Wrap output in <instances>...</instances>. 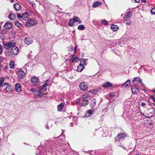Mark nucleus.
I'll list each match as a JSON object with an SVG mask.
<instances>
[{
	"label": "nucleus",
	"mask_w": 155,
	"mask_h": 155,
	"mask_svg": "<svg viewBox=\"0 0 155 155\" xmlns=\"http://www.w3.org/2000/svg\"><path fill=\"white\" fill-rule=\"evenodd\" d=\"M77 47H78V46L77 45H76L74 47V49H77Z\"/></svg>",
	"instance_id": "5fc2aeb1"
},
{
	"label": "nucleus",
	"mask_w": 155,
	"mask_h": 155,
	"mask_svg": "<svg viewBox=\"0 0 155 155\" xmlns=\"http://www.w3.org/2000/svg\"><path fill=\"white\" fill-rule=\"evenodd\" d=\"M151 98L153 100H154L155 98L154 97H153V96H151Z\"/></svg>",
	"instance_id": "6e6d98bb"
},
{
	"label": "nucleus",
	"mask_w": 155,
	"mask_h": 155,
	"mask_svg": "<svg viewBox=\"0 0 155 155\" xmlns=\"http://www.w3.org/2000/svg\"><path fill=\"white\" fill-rule=\"evenodd\" d=\"M74 23V21L73 20V19H70L69 21L68 25L69 26H72L73 25Z\"/></svg>",
	"instance_id": "c85d7f7f"
},
{
	"label": "nucleus",
	"mask_w": 155,
	"mask_h": 155,
	"mask_svg": "<svg viewBox=\"0 0 155 155\" xmlns=\"http://www.w3.org/2000/svg\"><path fill=\"white\" fill-rule=\"evenodd\" d=\"M19 50L18 47L15 45L13 46L11 48V53L12 54L14 55H17L18 53Z\"/></svg>",
	"instance_id": "20e7f679"
},
{
	"label": "nucleus",
	"mask_w": 155,
	"mask_h": 155,
	"mask_svg": "<svg viewBox=\"0 0 155 155\" xmlns=\"http://www.w3.org/2000/svg\"><path fill=\"white\" fill-rule=\"evenodd\" d=\"M4 26L6 29H9L12 28V25L10 23L7 22L5 24Z\"/></svg>",
	"instance_id": "2eb2a0df"
},
{
	"label": "nucleus",
	"mask_w": 155,
	"mask_h": 155,
	"mask_svg": "<svg viewBox=\"0 0 155 155\" xmlns=\"http://www.w3.org/2000/svg\"><path fill=\"white\" fill-rule=\"evenodd\" d=\"M151 12L152 14H155V8H153L151 10Z\"/></svg>",
	"instance_id": "a19ab883"
},
{
	"label": "nucleus",
	"mask_w": 155,
	"mask_h": 155,
	"mask_svg": "<svg viewBox=\"0 0 155 155\" xmlns=\"http://www.w3.org/2000/svg\"><path fill=\"white\" fill-rule=\"evenodd\" d=\"M78 30H82L85 29V27L83 25H81L78 26Z\"/></svg>",
	"instance_id": "473e14b6"
},
{
	"label": "nucleus",
	"mask_w": 155,
	"mask_h": 155,
	"mask_svg": "<svg viewBox=\"0 0 155 155\" xmlns=\"http://www.w3.org/2000/svg\"><path fill=\"white\" fill-rule=\"evenodd\" d=\"M132 22L131 21H127L126 23V24L128 25H130L131 23Z\"/></svg>",
	"instance_id": "09e8293b"
},
{
	"label": "nucleus",
	"mask_w": 155,
	"mask_h": 155,
	"mask_svg": "<svg viewBox=\"0 0 155 155\" xmlns=\"http://www.w3.org/2000/svg\"><path fill=\"white\" fill-rule=\"evenodd\" d=\"M31 81L33 85L34 86H35L37 85L38 83L39 79L36 77H32L31 79Z\"/></svg>",
	"instance_id": "423d86ee"
},
{
	"label": "nucleus",
	"mask_w": 155,
	"mask_h": 155,
	"mask_svg": "<svg viewBox=\"0 0 155 155\" xmlns=\"http://www.w3.org/2000/svg\"><path fill=\"white\" fill-rule=\"evenodd\" d=\"M64 103H61L57 106L58 110V111H61L62 109L64 107Z\"/></svg>",
	"instance_id": "a211bd4d"
},
{
	"label": "nucleus",
	"mask_w": 155,
	"mask_h": 155,
	"mask_svg": "<svg viewBox=\"0 0 155 155\" xmlns=\"http://www.w3.org/2000/svg\"><path fill=\"white\" fill-rule=\"evenodd\" d=\"M130 85V83L129 80H128L125 83L122 84V86L124 87H127Z\"/></svg>",
	"instance_id": "412c9836"
},
{
	"label": "nucleus",
	"mask_w": 155,
	"mask_h": 155,
	"mask_svg": "<svg viewBox=\"0 0 155 155\" xmlns=\"http://www.w3.org/2000/svg\"><path fill=\"white\" fill-rule=\"evenodd\" d=\"M18 75L19 79L23 78L25 75V74L22 70H19L18 72Z\"/></svg>",
	"instance_id": "0eeeda50"
},
{
	"label": "nucleus",
	"mask_w": 155,
	"mask_h": 155,
	"mask_svg": "<svg viewBox=\"0 0 155 155\" xmlns=\"http://www.w3.org/2000/svg\"><path fill=\"white\" fill-rule=\"evenodd\" d=\"M101 91L100 89H95L90 91V92L94 94H96L97 92H100Z\"/></svg>",
	"instance_id": "4be33fe9"
},
{
	"label": "nucleus",
	"mask_w": 155,
	"mask_h": 155,
	"mask_svg": "<svg viewBox=\"0 0 155 155\" xmlns=\"http://www.w3.org/2000/svg\"><path fill=\"white\" fill-rule=\"evenodd\" d=\"M126 137V135L124 133H120L117 135V137L119 139H122L125 138Z\"/></svg>",
	"instance_id": "f3484780"
},
{
	"label": "nucleus",
	"mask_w": 155,
	"mask_h": 155,
	"mask_svg": "<svg viewBox=\"0 0 155 155\" xmlns=\"http://www.w3.org/2000/svg\"><path fill=\"white\" fill-rule=\"evenodd\" d=\"M111 29H112L113 31H117L118 29V27L114 25H112L111 26Z\"/></svg>",
	"instance_id": "393cba45"
},
{
	"label": "nucleus",
	"mask_w": 155,
	"mask_h": 155,
	"mask_svg": "<svg viewBox=\"0 0 155 155\" xmlns=\"http://www.w3.org/2000/svg\"><path fill=\"white\" fill-rule=\"evenodd\" d=\"M131 90L133 94H137L139 92V88L135 85H132L131 87Z\"/></svg>",
	"instance_id": "7ed1b4c3"
},
{
	"label": "nucleus",
	"mask_w": 155,
	"mask_h": 155,
	"mask_svg": "<svg viewBox=\"0 0 155 155\" xmlns=\"http://www.w3.org/2000/svg\"><path fill=\"white\" fill-rule=\"evenodd\" d=\"M24 42L25 44L28 45L32 43V41L31 39L26 38H25Z\"/></svg>",
	"instance_id": "9b49d317"
},
{
	"label": "nucleus",
	"mask_w": 155,
	"mask_h": 155,
	"mask_svg": "<svg viewBox=\"0 0 155 155\" xmlns=\"http://www.w3.org/2000/svg\"><path fill=\"white\" fill-rule=\"evenodd\" d=\"M102 86L104 87H112L113 84L109 82H107L103 84Z\"/></svg>",
	"instance_id": "f8f14e48"
},
{
	"label": "nucleus",
	"mask_w": 155,
	"mask_h": 155,
	"mask_svg": "<svg viewBox=\"0 0 155 155\" xmlns=\"http://www.w3.org/2000/svg\"><path fill=\"white\" fill-rule=\"evenodd\" d=\"M72 62H76L78 61H79V59L78 58L76 57H72Z\"/></svg>",
	"instance_id": "f704fd0d"
},
{
	"label": "nucleus",
	"mask_w": 155,
	"mask_h": 155,
	"mask_svg": "<svg viewBox=\"0 0 155 155\" xmlns=\"http://www.w3.org/2000/svg\"><path fill=\"white\" fill-rule=\"evenodd\" d=\"M7 92H11L12 90V87L11 85H8L5 88Z\"/></svg>",
	"instance_id": "5701e85b"
},
{
	"label": "nucleus",
	"mask_w": 155,
	"mask_h": 155,
	"mask_svg": "<svg viewBox=\"0 0 155 155\" xmlns=\"http://www.w3.org/2000/svg\"><path fill=\"white\" fill-rule=\"evenodd\" d=\"M8 17L9 18L11 19V20H14V19H15L16 16L15 14L10 13Z\"/></svg>",
	"instance_id": "6ab92c4d"
},
{
	"label": "nucleus",
	"mask_w": 155,
	"mask_h": 155,
	"mask_svg": "<svg viewBox=\"0 0 155 155\" xmlns=\"http://www.w3.org/2000/svg\"><path fill=\"white\" fill-rule=\"evenodd\" d=\"M77 104H78L80 105L81 104V102L80 101H79V99H78V100H77Z\"/></svg>",
	"instance_id": "de8ad7c7"
},
{
	"label": "nucleus",
	"mask_w": 155,
	"mask_h": 155,
	"mask_svg": "<svg viewBox=\"0 0 155 155\" xmlns=\"http://www.w3.org/2000/svg\"><path fill=\"white\" fill-rule=\"evenodd\" d=\"M115 140V141H118V140H117V139H116Z\"/></svg>",
	"instance_id": "052dcab7"
},
{
	"label": "nucleus",
	"mask_w": 155,
	"mask_h": 155,
	"mask_svg": "<svg viewBox=\"0 0 155 155\" xmlns=\"http://www.w3.org/2000/svg\"><path fill=\"white\" fill-rule=\"evenodd\" d=\"M2 45H0V54L2 53Z\"/></svg>",
	"instance_id": "c03bdc74"
},
{
	"label": "nucleus",
	"mask_w": 155,
	"mask_h": 155,
	"mask_svg": "<svg viewBox=\"0 0 155 155\" xmlns=\"http://www.w3.org/2000/svg\"><path fill=\"white\" fill-rule=\"evenodd\" d=\"M73 20L74 21V22H77L79 24L81 23V21L80 20L79 18L77 16H74L73 18Z\"/></svg>",
	"instance_id": "aec40b11"
},
{
	"label": "nucleus",
	"mask_w": 155,
	"mask_h": 155,
	"mask_svg": "<svg viewBox=\"0 0 155 155\" xmlns=\"http://www.w3.org/2000/svg\"><path fill=\"white\" fill-rule=\"evenodd\" d=\"M86 60L84 59H82L81 61V63H82V64L85 65L86 64Z\"/></svg>",
	"instance_id": "58836bf2"
},
{
	"label": "nucleus",
	"mask_w": 155,
	"mask_h": 155,
	"mask_svg": "<svg viewBox=\"0 0 155 155\" xmlns=\"http://www.w3.org/2000/svg\"><path fill=\"white\" fill-rule=\"evenodd\" d=\"M5 68L6 69H7V67H6H6H5Z\"/></svg>",
	"instance_id": "680f3d73"
},
{
	"label": "nucleus",
	"mask_w": 155,
	"mask_h": 155,
	"mask_svg": "<svg viewBox=\"0 0 155 155\" xmlns=\"http://www.w3.org/2000/svg\"><path fill=\"white\" fill-rule=\"evenodd\" d=\"M100 130H101V131H102V130H104V129H103L102 128H100Z\"/></svg>",
	"instance_id": "4d7b16f0"
},
{
	"label": "nucleus",
	"mask_w": 155,
	"mask_h": 155,
	"mask_svg": "<svg viewBox=\"0 0 155 155\" xmlns=\"http://www.w3.org/2000/svg\"><path fill=\"white\" fill-rule=\"evenodd\" d=\"M145 105H146V104L144 103H142L141 104V105L142 106H144Z\"/></svg>",
	"instance_id": "8fccbe9b"
},
{
	"label": "nucleus",
	"mask_w": 155,
	"mask_h": 155,
	"mask_svg": "<svg viewBox=\"0 0 155 155\" xmlns=\"http://www.w3.org/2000/svg\"><path fill=\"white\" fill-rule=\"evenodd\" d=\"M101 22L104 25H108V24L107 22L105 20H102Z\"/></svg>",
	"instance_id": "4c0bfd02"
},
{
	"label": "nucleus",
	"mask_w": 155,
	"mask_h": 155,
	"mask_svg": "<svg viewBox=\"0 0 155 155\" xmlns=\"http://www.w3.org/2000/svg\"><path fill=\"white\" fill-rule=\"evenodd\" d=\"M101 3L100 2L97 1L94 3L93 5V7L94 8H96L99 6V5H101Z\"/></svg>",
	"instance_id": "b1692460"
},
{
	"label": "nucleus",
	"mask_w": 155,
	"mask_h": 155,
	"mask_svg": "<svg viewBox=\"0 0 155 155\" xmlns=\"http://www.w3.org/2000/svg\"><path fill=\"white\" fill-rule=\"evenodd\" d=\"M16 42L15 41H11L3 43V46L7 50L9 49L16 45Z\"/></svg>",
	"instance_id": "f257e3e1"
},
{
	"label": "nucleus",
	"mask_w": 155,
	"mask_h": 155,
	"mask_svg": "<svg viewBox=\"0 0 155 155\" xmlns=\"http://www.w3.org/2000/svg\"><path fill=\"white\" fill-rule=\"evenodd\" d=\"M49 81L47 80L45 82V83L43 84L42 86L41 87L40 90L41 91H45L46 90V87L48 85V82Z\"/></svg>",
	"instance_id": "6e6552de"
},
{
	"label": "nucleus",
	"mask_w": 155,
	"mask_h": 155,
	"mask_svg": "<svg viewBox=\"0 0 155 155\" xmlns=\"http://www.w3.org/2000/svg\"><path fill=\"white\" fill-rule=\"evenodd\" d=\"M132 12L131 11H129L126 15L124 18V20L125 21H127L128 18L130 17L131 15Z\"/></svg>",
	"instance_id": "4468645a"
},
{
	"label": "nucleus",
	"mask_w": 155,
	"mask_h": 155,
	"mask_svg": "<svg viewBox=\"0 0 155 155\" xmlns=\"http://www.w3.org/2000/svg\"><path fill=\"white\" fill-rule=\"evenodd\" d=\"M142 2H143L144 3H146V1L145 0H141Z\"/></svg>",
	"instance_id": "603ef678"
},
{
	"label": "nucleus",
	"mask_w": 155,
	"mask_h": 155,
	"mask_svg": "<svg viewBox=\"0 0 155 155\" xmlns=\"http://www.w3.org/2000/svg\"><path fill=\"white\" fill-rule=\"evenodd\" d=\"M17 15L18 18L21 19L22 15H21V14L18 13L17 14Z\"/></svg>",
	"instance_id": "79ce46f5"
},
{
	"label": "nucleus",
	"mask_w": 155,
	"mask_h": 155,
	"mask_svg": "<svg viewBox=\"0 0 155 155\" xmlns=\"http://www.w3.org/2000/svg\"><path fill=\"white\" fill-rule=\"evenodd\" d=\"M2 61H3L2 58V57L1 56H0V63L2 62Z\"/></svg>",
	"instance_id": "3c124183"
},
{
	"label": "nucleus",
	"mask_w": 155,
	"mask_h": 155,
	"mask_svg": "<svg viewBox=\"0 0 155 155\" xmlns=\"http://www.w3.org/2000/svg\"><path fill=\"white\" fill-rule=\"evenodd\" d=\"M115 93H109L110 96L112 99L114 100L115 97H114L115 95Z\"/></svg>",
	"instance_id": "e433bc0d"
},
{
	"label": "nucleus",
	"mask_w": 155,
	"mask_h": 155,
	"mask_svg": "<svg viewBox=\"0 0 155 155\" xmlns=\"http://www.w3.org/2000/svg\"><path fill=\"white\" fill-rule=\"evenodd\" d=\"M8 85H10V84H9L7 82H5L4 84V86H6L7 87H8Z\"/></svg>",
	"instance_id": "a18cd8bd"
},
{
	"label": "nucleus",
	"mask_w": 155,
	"mask_h": 155,
	"mask_svg": "<svg viewBox=\"0 0 155 155\" xmlns=\"http://www.w3.org/2000/svg\"><path fill=\"white\" fill-rule=\"evenodd\" d=\"M135 2H136L138 3L140 1V0H134Z\"/></svg>",
	"instance_id": "864d4df0"
},
{
	"label": "nucleus",
	"mask_w": 155,
	"mask_h": 155,
	"mask_svg": "<svg viewBox=\"0 0 155 155\" xmlns=\"http://www.w3.org/2000/svg\"><path fill=\"white\" fill-rule=\"evenodd\" d=\"M28 14L25 12L22 15L21 19L23 20H26V19L27 18Z\"/></svg>",
	"instance_id": "a878e982"
},
{
	"label": "nucleus",
	"mask_w": 155,
	"mask_h": 155,
	"mask_svg": "<svg viewBox=\"0 0 155 155\" xmlns=\"http://www.w3.org/2000/svg\"><path fill=\"white\" fill-rule=\"evenodd\" d=\"M77 49H74V53H75Z\"/></svg>",
	"instance_id": "13d9d810"
},
{
	"label": "nucleus",
	"mask_w": 155,
	"mask_h": 155,
	"mask_svg": "<svg viewBox=\"0 0 155 155\" xmlns=\"http://www.w3.org/2000/svg\"><path fill=\"white\" fill-rule=\"evenodd\" d=\"M140 83H141V84L142 85H143V83L142 82V81Z\"/></svg>",
	"instance_id": "bf43d9fd"
},
{
	"label": "nucleus",
	"mask_w": 155,
	"mask_h": 155,
	"mask_svg": "<svg viewBox=\"0 0 155 155\" xmlns=\"http://www.w3.org/2000/svg\"><path fill=\"white\" fill-rule=\"evenodd\" d=\"M141 81L142 80L140 79L139 78L137 77L134 78L133 80V83L136 85L140 83Z\"/></svg>",
	"instance_id": "1a4fd4ad"
},
{
	"label": "nucleus",
	"mask_w": 155,
	"mask_h": 155,
	"mask_svg": "<svg viewBox=\"0 0 155 155\" xmlns=\"http://www.w3.org/2000/svg\"><path fill=\"white\" fill-rule=\"evenodd\" d=\"M82 101H89L90 99H87L86 98H82Z\"/></svg>",
	"instance_id": "49530a36"
},
{
	"label": "nucleus",
	"mask_w": 155,
	"mask_h": 155,
	"mask_svg": "<svg viewBox=\"0 0 155 155\" xmlns=\"http://www.w3.org/2000/svg\"><path fill=\"white\" fill-rule=\"evenodd\" d=\"M9 66L11 68H13L14 67L15 62L13 61H11L10 63Z\"/></svg>",
	"instance_id": "c9c22d12"
},
{
	"label": "nucleus",
	"mask_w": 155,
	"mask_h": 155,
	"mask_svg": "<svg viewBox=\"0 0 155 155\" xmlns=\"http://www.w3.org/2000/svg\"><path fill=\"white\" fill-rule=\"evenodd\" d=\"M96 104V101L94 99L91 101L90 105L91 107H93Z\"/></svg>",
	"instance_id": "cd10ccee"
},
{
	"label": "nucleus",
	"mask_w": 155,
	"mask_h": 155,
	"mask_svg": "<svg viewBox=\"0 0 155 155\" xmlns=\"http://www.w3.org/2000/svg\"><path fill=\"white\" fill-rule=\"evenodd\" d=\"M79 86L81 90L82 91L86 90L88 87V86L84 82L81 83Z\"/></svg>",
	"instance_id": "39448f33"
},
{
	"label": "nucleus",
	"mask_w": 155,
	"mask_h": 155,
	"mask_svg": "<svg viewBox=\"0 0 155 155\" xmlns=\"http://www.w3.org/2000/svg\"><path fill=\"white\" fill-rule=\"evenodd\" d=\"M43 91H41L40 89L38 91L37 96L39 97L40 98H41L43 95V94L42 93Z\"/></svg>",
	"instance_id": "bb28decb"
},
{
	"label": "nucleus",
	"mask_w": 155,
	"mask_h": 155,
	"mask_svg": "<svg viewBox=\"0 0 155 155\" xmlns=\"http://www.w3.org/2000/svg\"><path fill=\"white\" fill-rule=\"evenodd\" d=\"M4 81V78H1L0 80V87H2L3 86Z\"/></svg>",
	"instance_id": "7c9ffc66"
},
{
	"label": "nucleus",
	"mask_w": 155,
	"mask_h": 155,
	"mask_svg": "<svg viewBox=\"0 0 155 155\" xmlns=\"http://www.w3.org/2000/svg\"><path fill=\"white\" fill-rule=\"evenodd\" d=\"M15 90L17 92H19L21 91V87L19 84H16L15 86Z\"/></svg>",
	"instance_id": "9d476101"
},
{
	"label": "nucleus",
	"mask_w": 155,
	"mask_h": 155,
	"mask_svg": "<svg viewBox=\"0 0 155 155\" xmlns=\"http://www.w3.org/2000/svg\"><path fill=\"white\" fill-rule=\"evenodd\" d=\"M15 24V25L19 28H21L22 26L21 24L19 23L18 21H16Z\"/></svg>",
	"instance_id": "72a5a7b5"
},
{
	"label": "nucleus",
	"mask_w": 155,
	"mask_h": 155,
	"mask_svg": "<svg viewBox=\"0 0 155 155\" xmlns=\"http://www.w3.org/2000/svg\"><path fill=\"white\" fill-rule=\"evenodd\" d=\"M82 98L90 99V95L88 94H86L83 95Z\"/></svg>",
	"instance_id": "c756f323"
},
{
	"label": "nucleus",
	"mask_w": 155,
	"mask_h": 155,
	"mask_svg": "<svg viewBox=\"0 0 155 155\" xmlns=\"http://www.w3.org/2000/svg\"><path fill=\"white\" fill-rule=\"evenodd\" d=\"M13 7L16 11H19L21 8V5L17 3H15L13 5Z\"/></svg>",
	"instance_id": "ddd939ff"
},
{
	"label": "nucleus",
	"mask_w": 155,
	"mask_h": 155,
	"mask_svg": "<svg viewBox=\"0 0 155 155\" xmlns=\"http://www.w3.org/2000/svg\"><path fill=\"white\" fill-rule=\"evenodd\" d=\"M12 155H15L14 154H13Z\"/></svg>",
	"instance_id": "e2e57ef3"
},
{
	"label": "nucleus",
	"mask_w": 155,
	"mask_h": 155,
	"mask_svg": "<svg viewBox=\"0 0 155 155\" xmlns=\"http://www.w3.org/2000/svg\"><path fill=\"white\" fill-rule=\"evenodd\" d=\"M87 113L89 115H91L93 114V110H89Z\"/></svg>",
	"instance_id": "ea45409f"
},
{
	"label": "nucleus",
	"mask_w": 155,
	"mask_h": 155,
	"mask_svg": "<svg viewBox=\"0 0 155 155\" xmlns=\"http://www.w3.org/2000/svg\"><path fill=\"white\" fill-rule=\"evenodd\" d=\"M84 68V66L81 64H80L77 67V71L79 72H81Z\"/></svg>",
	"instance_id": "dca6fc26"
},
{
	"label": "nucleus",
	"mask_w": 155,
	"mask_h": 155,
	"mask_svg": "<svg viewBox=\"0 0 155 155\" xmlns=\"http://www.w3.org/2000/svg\"><path fill=\"white\" fill-rule=\"evenodd\" d=\"M104 134H102V135L104 137L107 136L108 134L107 131H104Z\"/></svg>",
	"instance_id": "37998d69"
},
{
	"label": "nucleus",
	"mask_w": 155,
	"mask_h": 155,
	"mask_svg": "<svg viewBox=\"0 0 155 155\" xmlns=\"http://www.w3.org/2000/svg\"><path fill=\"white\" fill-rule=\"evenodd\" d=\"M37 23V21L33 19H29L25 23V25L26 27H29L36 25Z\"/></svg>",
	"instance_id": "f03ea898"
},
{
	"label": "nucleus",
	"mask_w": 155,
	"mask_h": 155,
	"mask_svg": "<svg viewBox=\"0 0 155 155\" xmlns=\"http://www.w3.org/2000/svg\"><path fill=\"white\" fill-rule=\"evenodd\" d=\"M82 101V102L81 103V106H86L88 104L89 101Z\"/></svg>",
	"instance_id": "2f4dec72"
}]
</instances>
